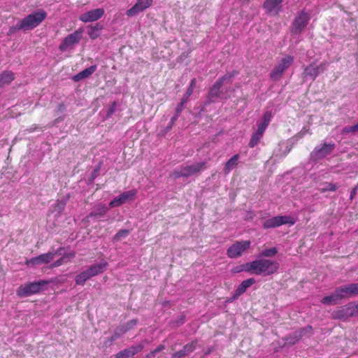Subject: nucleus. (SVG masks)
Returning a JSON list of instances; mask_svg holds the SVG:
<instances>
[{
	"instance_id": "1",
	"label": "nucleus",
	"mask_w": 358,
	"mask_h": 358,
	"mask_svg": "<svg viewBox=\"0 0 358 358\" xmlns=\"http://www.w3.org/2000/svg\"><path fill=\"white\" fill-rule=\"evenodd\" d=\"M250 267L252 269V274L257 275H271L279 268V263L274 260L258 257L250 262Z\"/></svg>"
},
{
	"instance_id": "2",
	"label": "nucleus",
	"mask_w": 358,
	"mask_h": 358,
	"mask_svg": "<svg viewBox=\"0 0 358 358\" xmlns=\"http://www.w3.org/2000/svg\"><path fill=\"white\" fill-rule=\"evenodd\" d=\"M47 13L42 9L27 15L19 21L14 29L17 30H31L38 26L45 18Z\"/></svg>"
},
{
	"instance_id": "3",
	"label": "nucleus",
	"mask_w": 358,
	"mask_h": 358,
	"mask_svg": "<svg viewBox=\"0 0 358 358\" xmlns=\"http://www.w3.org/2000/svg\"><path fill=\"white\" fill-rule=\"evenodd\" d=\"M272 118V114L271 111H266L262 118L261 121L257 122V129L250 138L248 143L250 148H255L262 138L264 134L267 129Z\"/></svg>"
},
{
	"instance_id": "4",
	"label": "nucleus",
	"mask_w": 358,
	"mask_h": 358,
	"mask_svg": "<svg viewBox=\"0 0 358 358\" xmlns=\"http://www.w3.org/2000/svg\"><path fill=\"white\" fill-rule=\"evenodd\" d=\"M48 285V281L40 280L34 282H29L21 285L16 291L17 295L20 297H27L36 294L45 289V286Z\"/></svg>"
},
{
	"instance_id": "5",
	"label": "nucleus",
	"mask_w": 358,
	"mask_h": 358,
	"mask_svg": "<svg viewBox=\"0 0 358 358\" xmlns=\"http://www.w3.org/2000/svg\"><path fill=\"white\" fill-rule=\"evenodd\" d=\"M358 312V307L349 303L345 306L337 307L331 313V316L334 320L346 321L350 317L354 316Z\"/></svg>"
},
{
	"instance_id": "6",
	"label": "nucleus",
	"mask_w": 358,
	"mask_h": 358,
	"mask_svg": "<svg viewBox=\"0 0 358 358\" xmlns=\"http://www.w3.org/2000/svg\"><path fill=\"white\" fill-rule=\"evenodd\" d=\"M296 223V220L289 215H278L265 220L262 224L264 229L275 228L280 227L283 224L294 225Z\"/></svg>"
},
{
	"instance_id": "7",
	"label": "nucleus",
	"mask_w": 358,
	"mask_h": 358,
	"mask_svg": "<svg viewBox=\"0 0 358 358\" xmlns=\"http://www.w3.org/2000/svg\"><path fill=\"white\" fill-rule=\"evenodd\" d=\"M293 62L294 57L291 55H286L282 57L270 73L271 78L273 80H279Z\"/></svg>"
},
{
	"instance_id": "8",
	"label": "nucleus",
	"mask_w": 358,
	"mask_h": 358,
	"mask_svg": "<svg viewBox=\"0 0 358 358\" xmlns=\"http://www.w3.org/2000/svg\"><path fill=\"white\" fill-rule=\"evenodd\" d=\"M205 165L206 162H201L196 164L182 166L180 169L175 170L173 172V176L175 178L190 176L192 175L200 172L202 169L205 168Z\"/></svg>"
},
{
	"instance_id": "9",
	"label": "nucleus",
	"mask_w": 358,
	"mask_h": 358,
	"mask_svg": "<svg viewBox=\"0 0 358 358\" xmlns=\"http://www.w3.org/2000/svg\"><path fill=\"white\" fill-rule=\"evenodd\" d=\"M251 245L250 241H241L234 243L227 250V256L231 259L241 257Z\"/></svg>"
},
{
	"instance_id": "10",
	"label": "nucleus",
	"mask_w": 358,
	"mask_h": 358,
	"mask_svg": "<svg viewBox=\"0 0 358 358\" xmlns=\"http://www.w3.org/2000/svg\"><path fill=\"white\" fill-rule=\"evenodd\" d=\"M82 34L83 29H79L66 36L59 44V50L64 52L69 49H71L75 45L79 43L82 38Z\"/></svg>"
},
{
	"instance_id": "11",
	"label": "nucleus",
	"mask_w": 358,
	"mask_h": 358,
	"mask_svg": "<svg viewBox=\"0 0 358 358\" xmlns=\"http://www.w3.org/2000/svg\"><path fill=\"white\" fill-rule=\"evenodd\" d=\"M336 147L335 143H326L320 145L315 148L311 153V158L314 160L322 159L330 155Z\"/></svg>"
},
{
	"instance_id": "12",
	"label": "nucleus",
	"mask_w": 358,
	"mask_h": 358,
	"mask_svg": "<svg viewBox=\"0 0 358 358\" xmlns=\"http://www.w3.org/2000/svg\"><path fill=\"white\" fill-rule=\"evenodd\" d=\"M136 194L137 190L135 189L124 192L110 201L109 203V207L114 208L120 206L121 205L131 201L136 195Z\"/></svg>"
},
{
	"instance_id": "13",
	"label": "nucleus",
	"mask_w": 358,
	"mask_h": 358,
	"mask_svg": "<svg viewBox=\"0 0 358 358\" xmlns=\"http://www.w3.org/2000/svg\"><path fill=\"white\" fill-rule=\"evenodd\" d=\"M327 64L322 62L319 65H315L314 63H312L307 66H306L303 72L304 78L306 79L310 78L311 80H315V78L326 70Z\"/></svg>"
},
{
	"instance_id": "14",
	"label": "nucleus",
	"mask_w": 358,
	"mask_h": 358,
	"mask_svg": "<svg viewBox=\"0 0 358 358\" xmlns=\"http://www.w3.org/2000/svg\"><path fill=\"white\" fill-rule=\"evenodd\" d=\"M153 0H137L136 3L126 11L129 17H134L143 12L152 4Z\"/></svg>"
},
{
	"instance_id": "15",
	"label": "nucleus",
	"mask_w": 358,
	"mask_h": 358,
	"mask_svg": "<svg viewBox=\"0 0 358 358\" xmlns=\"http://www.w3.org/2000/svg\"><path fill=\"white\" fill-rule=\"evenodd\" d=\"M309 20L310 14L308 13H306L304 10H301L298 13L293 22L294 32H301L307 26Z\"/></svg>"
},
{
	"instance_id": "16",
	"label": "nucleus",
	"mask_w": 358,
	"mask_h": 358,
	"mask_svg": "<svg viewBox=\"0 0 358 358\" xmlns=\"http://www.w3.org/2000/svg\"><path fill=\"white\" fill-rule=\"evenodd\" d=\"M104 13V9L101 8L93 9L81 14L79 20L85 23L94 22L101 19L103 16Z\"/></svg>"
},
{
	"instance_id": "17",
	"label": "nucleus",
	"mask_w": 358,
	"mask_h": 358,
	"mask_svg": "<svg viewBox=\"0 0 358 358\" xmlns=\"http://www.w3.org/2000/svg\"><path fill=\"white\" fill-rule=\"evenodd\" d=\"M54 257L55 253L48 252L27 260L26 264L27 266H36L42 264H48L54 259Z\"/></svg>"
},
{
	"instance_id": "18",
	"label": "nucleus",
	"mask_w": 358,
	"mask_h": 358,
	"mask_svg": "<svg viewBox=\"0 0 358 358\" xmlns=\"http://www.w3.org/2000/svg\"><path fill=\"white\" fill-rule=\"evenodd\" d=\"M144 345L141 343L137 345H132L128 348L120 351L114 355L113 358H131L137 353L142 351Z\"/></svg>"
},
{
	"instance_id": "19",
	"label": "nucleus",
	"mask_w": 358,
	"mask_h": 358,
	"mask_svg": "<svg viewBox=\"0 0 358 358\" xmlns=\"http://www.w3.org/2000/svg\"><path fill=\"white\" fill-rule=\"evenodd\" d=\"M108 262L105 260L101 261L99 263L94 264L89 266L87 270L88 271L89 273L90 274L91 277L96 276L102 273H103L107 266H108Z\"/></svg>"
},
{
	"instance_id": "20",
	"label": "nucleus",
	"mask_w": 358,
	"mask_h": 358,
	"mask_svg": "<svg viewBox=\"0 0 358 358\" xmlns=\"http://www.w3.org/2000/svg\"><path fill=\"white\" fill-rule=\"evenodd\" d=\"M196 341L186 344L182 350L173 353L171 358H183L187 356L196 349Z\"/></svg>"
},
{
	"instance_id": "21",
	"label": "nucleus",
	"mask_w": 358,
	"mask_h": 358,
	"mask_svg": "<svg viewBox=\"0 0 358 358\" xmlns=\"http://www.w3.org/2000/svg\"><path fill=\"white\" fill-rule=\"evenodd\" d=\"M222 85L221 84V80H217L212 87L210 89L208 96V100L206 104L213 102L214 100L220 96V88Z\"/></svg>"
},
{
	"instance_id": "22",
	"label": "nucleus",
	"mask_w": 358,
	"mask_h": 358,
	"mask_svg": "<svg viewBox=\"0 0 358 358\" xmlns=\"http://www.w3.org/2000/svg\"><path fill=\"white\" fill-rule=\"evenodd\" d=\"M283 0H266L264 3V8L267 13L274 12L278 14L281 8V3Z\"/></svg>"
},
{
	"instance_id": "23",
	"label": "nucleus",
	"mask_w": 358,
	"mask_h": 358,
	"mask_svg": "<svg viewBox=\"0 0 358 358\" xmlns=\"http://www.w3.org/2000/svg\"><path fill=\"white\" fill-rule=\"evenodd\" d=\"M97 66L96 64L92 65L88 68L83 70L82 71L77 73L73 76V79L74 81L78 82L83 79L89 78L91 75H92L96 70Z\"/></svg>"
},
{
	"instance_id": "24",
	"label": "nucleus",
	"mask_w": 358,
	"mask_h": 358,
	"mask_svg": "<svg viewBox=\"0 0 358 358\" xmlns=\"http://www.w3.org/2000/svg\"><path fill=\"white\" fill-rule=\"evenodd\" d=\"M108 211V208L104 204H98L94 210L87 216V219L95 217L99 218L104 216Z\"/></svg>"
},
{
	"instance_id": "25",
	"label": "nucleus",
	"mask_w": 358,
	"mask_h": 358,
	"mask_svg": "<svg viewBox=\"0 0 358 358\" xmlns=\"http://www.w3.org/2000/svg\"><path fill=\"white\" fill-rule=\"evenodd\" d=\"M256 282V280L254 278H250L246 280H244L241 282V283L238 286V287L234 291L236 293V295L241 296L243 294H244L247 289L250 287L252 285Z\"/></svg>"
},
{
	"instance_id": "26",
	"label": "nucleus",
	"mask_w": 358,
	"mask_h": 358,
	"mask_svg": "<svg viewBox=\"0 0 358 358\" xmlns=\"http://www.w3.org/2000/svg\"><path fill=\"white\" fill-rule=\"evenodd\" d=\"M239 158L240 155L236 154L225 163L223 169L224 174H229L238 165Z\"/></svg>"
},
{
	"instance_id": "27",
	"label": "nucleus",
	"mask_w": 358,
	"mask_h": 358,
	"mask_svg": "<svg viewBox=\"0 0 358 358\" xmlns=\"http://www.w3.org/2000/svg\"><path fill=\"white\" fill-rule=\"evenodd\" d=\"M15 79V74L9 70H6L0 73V88L9 85Z\"/></svg>"
},
{
	"instance_id": "28",
	"label": "nucleus",
	"mask_w": 358,
	"mask_h": 358,
	"mask_svg": "<svg viewBox=\"0 0 358 358\" xmlns=\"http://www.w3.org/2000/svg\"><path fill=\"white\" fill-rule=\"evenodd\" d=\"M335 292L339 301L352 296L350 285L336 287L335 289Z\"/></svg>"
},
{
	"instance_id": "29",
	"label": "nucleus",
	"mask_w": 358,
	"mask_h": 358,
	"mask_svg": "<svg viewBox=\"0 0 358 358\" xmlns=\"http://www.w3.org/2000/svg\"><path fill=\"white\" fill-rule=\"evenodd\" d=\"M68 199L57 200L54 206H52V213L55 214V217H59L65 209Z\"/></svg>"
},
{
	"instance_id": "30",
	"label": "nucleus",
	"mask_w": 358,
	"mask_h": 358,
	"mask_svg": "<svg viewBox=\"0 0 358 358\" xmlns=\"http://www.w3.org/2000/svg\"><path fill=\"white\" fill-rule=\"evenodd\" d=\"M92 277L90 274L89 273L88 271L86 269L79 274H78L75 277V283L76 285H81L83 286L86 281L90 279Z\"/></svg>"
},
{
	"instance_id": "31",
	"label": "nucleus",
	"mask_w": 358,
	"mask_h": 358,
	"mask_svg": "<svg viewBox=\"0 0 358 358\" xmlns=\"http://www.w3.org/2000/svg\"><path fill=\"white\" fill-rule=\"evenodd\" d=\"M102 25L96 24L95 26H89L87 34L91 39H96L100 35V31L102 29Z\"/></svg>"
},
{
	"instance_id": "32",
	"label": "nucleus",
	"mask_w": 358,
	"mask_h": 358,
	"mask_svg": "<svg viewBox=\"0 0 358 358\" xmlns=\"http://www.w3.org/2000/svg\"><path fill=\"white\" fill-rule=\"evenodd\" d=\"M338 301L339 299L335 292L323 297L321 300V303L324 305H335L337 304Z\"/></svg>"
},
{
	"instance_id": "33",
	"label": "nucleus",
	"mask_w": 358,
	"mask_h": 358,
	"mask_svg": "<svg viewBox=\"0 0 358 358\" xmlns=\"http://www.w3.org/2000/svg\"><path fill=\"white\" fill-rule=\"evenodd\" d=\"M312 331H313V327L310 325H308L306 327L301 328L298 330L294 331L295 338L296 340H300L302 337H303L306 334H311Z\"/></svg>"
},
{
	"instance_id": "34",
	"label": "nucleus",
	"mask_w": 358,
	"mask_h": 358,
	"mask_svg": "<svg viewBox=\"0 0 358 358\" xmlns=\"http://www.w3.org/2000/svg\"><path fill=\"white\" fill-rule=\"evenodd\" d=\"M278 253V250L276 248H271L263 250L258 255V257H273Z\"/></svg>"
},
{
	"instance_id": "35",
	"label": "nucleus",
	"mask_w": 358,
	"mask_h": 358,
	"mask_svg": "<svg viewBox=\"0 0 358 358\" xmlns=\"http://www.w3.org/2000/svg\"><path fill=\"white\" fill-rule=\"evenodd\" d=\"M338 188V185L336 183H325L320 187V191L322 193L327 192H335Z\"/></svg>"
},
{
	"instance_id": "36",
	"label": "nucleus",
	"mask_w": 358,
	"mask_h": 358,
	"mask_svg": "<svg viewBox=\"0 0 358 358\" xmlns=\"http://www.w3.org/2000/svg\"><path fill=\"white\" fill-rule=\"evenodd\" d=\"M250 262H248L243 264L238 265L233 268L234 273H240L242 271H246L252 274V269L250 267Z\"/></svg>"
},
{
	"instance_id": "37",
	"label": "nucleus",
	"mask_w": 358,
	"mask_h": 358,
	"mask_svg": "<svg viewBox=\"0 0 358 358\" xmlns=\"http://www.w3.org/2000/svg\"><path fill=\"white\" fill-rule=\"evenodd\" d=\"M238 74V71H233L231 72L226 73L224 76L219 78L217 80H221V84L223 85L224 83H231L232 79Z\"/></svg>"
},
{
	"instance_id": "38",
	"label": "nucleus",
	"mask_w": 358,
	"mask_h": 358,
	"mask_svg": "<svg viewBox=\"0 0 358 358\" xmlns=\"http://www.w3.org/2000/svg\"><path fill=\"white\" fill-rule=\"evenodd\" d=\"M125 334V330L122 327H117L111 336L108 338L110 342H113Z\"/></svg>"
},
{
	"instance_id": "39",
	"label": "nucleus",
	"mask_w": 358,
	"mask_h": 358,
	"mask_svg": "<svg viewBox=\"0 0 358 358\" xmlns=\"http://www.w3.org/2000/svg\"><path fill=\"white\" fill-rule=\"evenodd\" d=\"M129 234V230L127 229H121L113 237V241H118L122 238H124L127 236Z\"/></svg>"
},
{
	"instance_id": "40",
	"label": "nucleus",
	"mask_w": 358,
	"mask_h": 358,
	"mask_svg": "<svg viewBox=\"0 0 358 358\" xmlns=\"http://www.w3.org/2000/svg\"><path fill=\"white\" fill-rule=\"evenodd\" d=\"M137 324L136 320H131L127 322L125 324L121 326L124 330H125V333L129 330L133 329Z\"/></svg>"
},
{
	"instance_id": "41",
	"label": "nucleus",
	"mask_w": 358,
	"mask_h": 358,
	"mask_svg": "<svg viewBox=\"0 0 358 358\" xmlns=\"http://www.w3.org/2000/svg\"><path fill=\"white\" fill-rule=\"evenodd\" d=\"M116 108H117V103H116V101H113V103H111V104L109 106V107L108 108L107 114H106L107 117H111V115L115 111Z\"/></svg>"
},
{
	"instance_id": "42",
	"label": "nucleus",
	"mask_w": 358,
	"mask_h": 358,
	"mask_svg": "<svg viewBox=\"0 0 358 358\" xmlns=\"http://www.w3.org/2000/svg\"><path fill=\"white\" fill-rule=\"evenodd\" d=\"M343 131L344 133H349V132L355 133V132L358 131V122L352 126L344 127Z\"/></svg>"
},
{
	"instance_id": "43",
	"label": "nucleus",
	"mask_w": 358,
	"mask_h": 358,
	"mask_svg": "<svg viewBox=\"0 0 358 358\" xmlns=\"http://www.w3.org/2000/svg\"><path fill=\"white\" fill-rule=\"evenodd\" d=\"M285 341H286V343H287L289 345H294L299 340H296L295 338V332L294 331L292 334H290L288 337H287Z\"/></svg>"
},
{
	"instance_id": "44",
	"label": "nucleus",
	"mask_w": 358,
	"mask_h": 358,
	"mask_svg": "<svg viewBox=\"0 0 358 358\" xmlns=\"http://www.w3.org/2000/svg\"><path fill=\"white\" fill-rule=\"evenodd\" d=\"M349 285L352 296L358 295V283H351Z\"/></svg>"
},
{
	"instance_id": "45",
	"label": "nucleus",
	"mask_w": 358,
	"mask_h": 358,
	"mask_svg": "<svg viewBox=\"0 0 358 358\" xmlns=\"http://www.w3.org/2000/svg\"><path fill=\"white\" fill-rule=\"evenodd\" d=\"M179 116H178V115H174L170 120L166 128V131H169L171 129L172 127L173 126V124H175L176 121L178 120Z\"/></svg>"
},
{
	"instance_id": "46",
	"label": "nucleus",
	"mask_w": 358,
	"mask_h": 358,
	"mask_svg": "<svg viewBox=\"0 0 358 358\" xmlns=\"http://www.w3.org/2000/svg\"><path fill=\"white\" fill-rule=\"evenodd\" d=\"M186 103L184 102V101H180V102L177 105L176 108V115H178V116L180 115V113L182 112V110H183V108H184V106Z\"/></svg>"
},
{
	"instance_id": "47",
	"label": "nucleus",
	"mask_w": 358,
	"mask_h": 358,
	"mask_svg": "<svg viewBox=\"0 0 358 358\" xmlns=\"http://www.w3.org/2000/svg\"><path fill=\"white\" fill-rule=\"evenodd\" d=\"M64 263H65V257H61L60 259L56 260L55 262H54L51 266H50V268H55V267H58L59 266H61L62 264H63Z\"/></svg>"
},
{
	"instance_id": "48",
	"label": "nucleus",
	"mask_w": 358,
	"mask_h": 358,
	"mask_svg": "<svg viewBox=\"0 0 358 358\" xmlns=\"http://www.w3.org/2000/svg\"><path fill=\"white\" fill-rule=\"evenodd\" d=\"M193 90L191 88H187L185 94H184L183 97L182 98V101H184V102H187L189 99V96L192 94Z\"/></svg>"
},
{
	"instance_id": "49",
	"label": "nucleus",
	"mask_w": 358,
	"mask_h": 358,
	"mask_svg": "<svg viewBox=\"0 0 358 358\" xmlns=\"http://www.w3.org/2000/svg\"><path fill=\"white\" fill-rule=\"evenodd\" d=\"M75 256H76V252L74 251H71L70 252L64 254L62 256V257H65V262H66L67 259H72V258L75 257Z\"/></svg>"
},
{
	"instance_id": "50",
	"label": "nucleus",
	"mask_w": 358,
	"mask_h": 358,
	"mask_svg": "<svg viewBox=\"0 0 358 358\" xmlns=\"http://www.w3.org/2000/svg\"><path fill=\"white\" fill-rule=\"evenodd\" d=\"M357 190H358V184L357 185H355L352 189V190L350 191V199L352 201L353 200L355 196L357 194Z\"/></svg>"
},
{
	"instance_id": "51",
	"label": "nucleus",
	"mask_w": 358,
	"mask_h": 358,
	"mask_svg": "<svg viewBox=\"0 0 358 358\" xmlns=\"http://www.w3.org/2000/svg\"><path fill=\"white\" fill-rule=\"evenodd\" d=\"M165 349V345L161 344L159 346H157L155 350H153L155 352V354H157L160 352H162L163 350Z\"/></svg>"
},
{
	"instance_id": "52",
	"label": "nucleus",
	"mask_w": 358,
	"mask_h": 358,
	"mask_svg": "<svg viewBox=\"0 0 358 358\" xmlns=\"http://www.w3.org/2000/svg\"><path fill=\"white\" fill-rule=\"evenodd\" d=\"M64 250V248L63 247H59L58 249H57L55 251H52L51 252L52 253H55V256L56 255H62V252Z\"/></svg>"
},
{
	"instance_id": "53",
	"label": "nucleus",
	"mask_w": 358,
	"mask_h": 358,
	"mask_svg": "<svg viewBox=\"0 0 358 358\" xmlns=\"http://www.w3.org/2000/svg\"><path fill=\"white\" fill-rule=\"evenodd\" d=\"M239 297L238 295H236V293L234 292L233 295L227 300L228 302L231 303L236 300Z\"/></svg>"
},
{
	"instance_id": "54",
	"label": "nucleus",
	"mask_w": 358,
	"mask_h": 358,
	"mask_svg": "<svg viewBox=\"0 0 358 358\" xmlns=\"http://www.w3.org/2000/svg\"><path fill=\"white\" fill-rule=\"evenodd\" d=\"M196 78H193L190 81V83H189V85L188 88H191L194 91V89L195 85H196Z\"/></svg>"
},
{
	"instance_id": "55",
	"label": "nucleus",
	"mask_w": 358,
	"mask_h": 358,
	"mask_svg": "<svg viewBox=\"0 0 358 358\" xmlns=\"http://www.w3.org/2000/svg\"><path fill=\"white\" fill-rule=\"evenodd\" d=\"M157 354H155L154 350H152L150 352H149L148 355H146L145 358H154L156 356Z\"/></svg>"
},
{
	"instance_id": "56",
	"label": "nucleus",
	"mask_w": 358,
	"mask_h": 358,
	"mask_svg": "<svg viewBox=\"0 0 358 358\" xmlns=\"http://www.w3.org/2000/svg\"><path fill=\"white\" fill-rule=\"evenodd\" d=\"M35 129H36V127H30V128L28 129V131H29V133H31V132H33L34 131H35Z\"/></svg>"
},
{
	"instance_id": "57",
	"label": "nucleus",
	"mask_w": 358,
	"mask_h": 358,
	"mask_svg": "<svg viewBox=\"0 0 358 358\" xmlns=\"http://www.w3.org/2000/svg\"><path fill=\"white\" fill-rule=\"evenodd\" d=\"M96 171L97 170H94V171L92 173V178H94L96 176Z\"/></svg>"
},
{
	"instance_id": "58",
	"label": "nucleus",
	"mask_w": 358,
	"mask_h": 358,
	"mask_svg": "<svg viewBox=\"0 0 358 358\" xmlns=\"http://www.w3.org/2000/svg\"><path fill=\"white\" fill-rule=\"evenodd\" d=\"M249 0H240V1H241L242 3H244V2H248Z\"/></svg>"
},
{
	"instance_id": "59",
	"label": "nucleus",
	"mask_w": 358,
	"mask_h": 358,
	"mask_svg": "<svg viewBox=\"0 0 358 358\" xmlns=\"http://www.w3.org/2000/svg\"><path fill=\"white\" fill-rule=\"evenodd\" d=\"M183 322H184V319H183V318H182V319H181L180 324H182Z\"/></svg>"
}]
</instances>
